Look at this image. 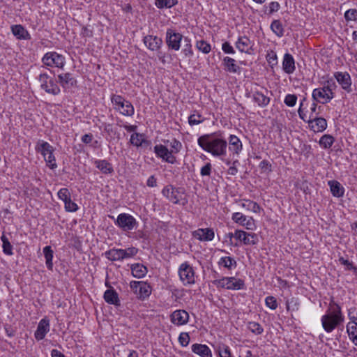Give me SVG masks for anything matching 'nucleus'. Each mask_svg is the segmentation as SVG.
<instances>
[{"instance_id":"f257e3e1","label":"nucleus","mask_w":357,"mask_h":357,"mask_svg":"<svg viewBox=\"0 0 357 357\" xmlns=\"http://www.w3.org/2000/svg\"><path fill=\"white\" fill-rule=\"evenodd\" d=\"M197 144L204 151L215 157L225 155L227 153V142L220 131L200 136Z\"/></svg>"},{"instance_id":"f03ea898","label":"nucleus","mask_w":357,"mask_h":357,"mask_svg":"<svg viewBox=\"0 0 357 357\" xmlns=\"http://www.w3.org/2000/svg\"><path fill=\"white\" fill-rule=\"evenodd\" d=\"M343 321L344 316L341 312V307L333 301L331 302L326 314L321 317L324 329L327 333H331Z\"/></svg>"},{"instance_id":"7ed1b4c3","label":"nucleus","mask_w":357,"mask_h":357,"mask_svg":"<svg viewBox=\"0 0 357 357\" xmlns=\"http://www.w3.org/2000/svg\"><path fill=\"white\" fill-rule=\"evenodd\" d=\"M35 149L43 155L48 167L51 169H54L57 167L56 159L53 154L54 149L48 142L39 140L36 144Z\"/></svg>"},{"instance_id":"20e7f679","label":"nucleus","mask_w":357,"mask_h":357,"mask_svg":"<svg viewBox=\"0 0 357 357\" xmlns=\"http://www.w3.org/2000/svg\"><path fill=\"white\" fill-rule=\"evenodd\" d=\"M38 79L41 89L44 90L46 93L54 96L60 93L61 89L53 77L47 73H40Z\"/></svg>"},{"instance_id":"39448f33","label":"nucleus","mask_w":357,"mask_h":357,"mask_svg":"<svg viewBox=\"0 0 357 357\" xmlns=\"http://www.w3.org/2000/svg\"><path fill=\"white\" fill-rule=\"evenodd\" d=\"M111 101L115 105L114 109L119 111L122 115L132 116L134 114L135 109L132 105L121 96L112 95Z\"/></svg>"},{"instance_id":"423d86ee","label":"nucleus","mask_w":357,"mask_h":357,"mask_svg":"<svg viewBox=\"0 0 357 357\" xmlns=\"http://www.w3.org/2000/svg\"><path fill=\"white\" fill-rule=\"evenodd\" d=\"M334 98V93L329 84L321 88H317L312 91V98L314 101L326 104Z\"/></svg>"},{"instance_id":"0eeeda50","label":"nucleus","mask_w":357,"mask_h":357,"mask_svg":"<svg viewBox=\"0 0 357 357\" xmlns=\"http://www.w3.org/2000/svg\"><path fill=\"white\" fill-rule=\"evenodd\" d=\"M130 287L137 298L140 300L148 298L151 293V287L142 281H132L130 283Z\"/></svg>"},{"instance_id":"6e6552de","label":"nucleus","mask_w":357,"mask_h":357,"mask_svg":"<svg viewBox=\"0 0 357 357\" xmlns=\"http://www.w3.org/2000/svg\"><path fill=\"white\" fill-rule=\"evenodd\" d=\"M42 61L47 66L59 68H63L66 63L65 57L55 52L46 53L43 56Z\"/></svg>"},{"instance_id":"1a4fd4ad","label":"nucleus","mask_w":357,"mask_h":357,"mask_svg":"<svg viewBox=\"0 0 357 357\" xmlns=\"http://www.w3.org/2000/svg\"><path fill=\"white\" fill-rule=\"evenodd\" d=\"M214 283L218 286L227 289L238 290L244 289L245 282L241 279H236L234 277L223 278L217 280Z\"/></svg>"},{"instance_id":"9d476101","label":"nucleus","mask_w":357,"mask_h":357,"mask_svg":"<svg viewBox=\"0 0 357 357\" xmlns=\"http://www.w3.org/2000/svg\"><path fill=\"white\" fill-rule=\"evenodd\" d=\"M178 275L184 285L195 284V271L188 263L185 262L181 264Z\"/></svg>"},{"instance_id":"9b49d317","label":"nucleus","mask_w":357,"mask_h":357,"mask_svg":"<svg viewBox=\"0 0 357 357\" xmlns=\"http://www.w3.org/2000/svg\"><path fill=\"white\" fill-rule=\"evenodd\" d=\"M114 223L123 231H130L135 227L137 221L135 218L130 214L121 213L118 215Z\"/></svg>"},{"instance_id":"f8f14e48","label":"nucleus","mask_w":357,"mask_h":357,"mask_svg":"<svg viewBox=\"0 0 357 357\" xmlns=\"http://www.w3.org/2000/svg\"><path fill=\"white\" fill-rule=\"evenodd\" d=\"M183 36L172 29H168L166 33V43L169 48L174 50H178L181 47V42Z\"/></svg>"},{"instance_id":"ddd939ff","label":"nucleus","mask_w":357,"mask_h":357,"mask_svg":"<svg viewBox=\"0 0 357 357\" xmlns=\"http://www.w3.org/2000/svg\"><path fill=\"white\" fill-rule=\"evenodd\" d=\"M154 152L157 157L162 158L167 162L174 164L176 161V157L173 155L172 152L164 145H155L154 146Z\"/></svg>"},{"instance_id":"4468645a","label":"nucleus","mask_w":357,"mask_h":357,"mask_svg":"<svg viewBox=\"0 0 357 357\" xmlns=\"http://www.w3.org/2000/svg\"><path fill=\"white\" fill-rule=\"evenodd\" d=\"M58 82L64 90L76 87L77 85V79L70 73L59 74L58 75Z\"/></svg>"},{"instance_id":"2eb2a0df","label":"nucleus","mask_w":357,"mask_h":357,"mask_svg":"<svg viewBox=\"0 0 357 357\" xmlns=\"http://www.w3.org/2000/svg\"><path fill=\"white\" fill-rule=\"evenodd\" d=\"M307 123L311 129L314 132H322L326 130L327 127V121L322 117L310 115Z\"/></svg>"},{"instance_id":"dca6fc26","label":"nucleus","mask_w":357,"mask_h":357,"mask_svg":"<svg viewBox=\"0 0 357 357\" xmlns=\"http://www.w3.org/2000/svg\"><path fill=\"white\" fill-rule=\"evenodd\" d=\"M232 220L236 223L245 226L248 229L252 230L255 227V220L252 217H247L239 212L233 213Z\"/></svg>"},{"instance_id":"f3484780","label":"nucleus","mask_w":357,"mask_h":357,"mask_svg":"<svg viewBox=\"0 0 357 357\" xmlns=\"http://www.w3.org/2000/svg\"><path fill=\"white\" fill-rule=\"evenodd\" d=\"M334 77L344 91L347 93L351 92V79L348 73L337 72Z\"/></svg>"},{"instance_id":"a211bd4d","label":"nucleus","mask_w":357,"mask_h":357,"mask_svg":"<svg viewBox=\"0 0 357 357\" xmlns=\"http://www.w3.org/2000/svg\"><path fill=\"white\" fill-rule=\"evenodd\" d=\"M189 319L188 313L184 310H175L171 314V321L174 324L181 326L188 323Z\"/></svg>"},{"instance_id":"6ab92c4d","label":"nucleus","mask_w":357,"mask_h":357,"mask_svg":"<svg viewBox=\"0 0 357 357\" xmlns=\"http://www.w3.org/2000/svg\"><path fill=\"white\" fill-rule=\"evenodd\" d=\"M143 41L144 45L151 51H158L162 44L160 38L151 35L144 37Z\"/></svg>"},{"instance_id":"aec40b11","label":"nucleus","mask_w":357,"mask_h":357,"mask_svg":"<svg viewBox=\"0 0 357 357\" xmlns=\"http://www.w3.org/2000/svg\"><path fill=\"white\" fill-rule=\"evenodd\" d=\"M50 331V321L48 319H43L40 321L34 336L37 340H43Z\"/></svg>"},{"instance_id":"412c9836","label":"nucleus","mask_w":357,"mask_h":357,"mask_svg":"<svg viewBox=\"0 0 357 357\" xmlns=\"http://www.w3.org/2000/svg\"><path fill=\"white\" fill-rule=\"evenodd\" d=\"M214 235V231L211 228L198 229L193 232L194 237L202 241H212Z\"/></svg>"},{"instance_id":"4be33fe9","label":"nucleus","mask_w":357,"mask_h":357,"mask_svg":"<svg viewBox=\"0 0 357 357\" xmlns=\"http://www.w3.org/2000/svg\"><path fill=\"white\" fill-rule=\"evenodd\" d=\"M162 194L174 204H177L179 202L178 190L172 185L165 186L162 190Z\"/></svg>"},{"instance_id":"5701e85b","label":"nucleus","mask_w":357,"mask_h":357,"mask_svg":"<svg viewBox=\"0 0 357 357\" xmlns=\"http://www.w3.org/2000/svg\"><path fill=\"white\" fill-rule=\"evenodd\" d=\"M229 149L234 155H238L243 149V144L240 139L234 135H231L229 137Z\"/></svg>"},{"instance_id":"b1692460","label":"nucleus","mask_w":357,"mask_h":357,"mask_svg":"<svg viewBox=\"0 0 357 357\" xmlns=\"http://www.w3.org/2000/svg\"><path fill=\"white\" fill-rule=\"evenodd\" d=\"M236 48L241 52L246 54H251L252 45L250 40L246 36L239 37L236 43Z\"/></svg>"},{"instance_id":"393cba45","label":"nucleus","mask_w":357,"mask_h":357,"mask_svg":"<svg viewBox=\"0 0 357 357\" xmlns=\"http://www.w3.org/2000/svg\"><path fill=\"white\" fill-rule=\"evenodd\" d=\"M282 69L287 74H292L295 70V61L291 54L286 53L282 61Z\"/></svg>"},{"instance_id":"a878e982","label":"nucleus","mask_w":357,"mask_h":357,"mask_svg":"<svg viewBox=\"0 0 357 357\" xmlns=\"http://www.w3.org/2000/svg\"><path fill=\"white\" fill-rule=\"evenodd\" d=\"M13 34L19 40H30L31 36L26 29L20 24L13 25L11 26Z\"/></svg>"},{"instance_id":"bb28decb","label":"nucleus","mask_w":357,"mask_h":357,"mask_svg":"<svg viewBox=\"0 0 357 357\" xmlns=\"http://www.w3.org/2000/svg\"><path fill=\"white\" fill-rule=\"evenodd\" d=\"M225 70L232 73H240L241 68L236 64L235 59L226 56L222 61Z\"/></svg>"},{"instance_id":"cd10ccee","label":"nucleus","mask_w":357,"mask_h":357,"mask_svg":"<svg viewBox=\"0 0 357 357\" xmlns=\"http://www.w3.org/2000/svg\"><path fill=\"white\" fill-rule=\"evenodd\" d=\"M192 351L201 357H212L211 351L206 344H194L192 345Z\"/></svg>"},{"instance_id":"c85d7f7f","label":"nucleus","mask_w":357,"mask_h":357,"mask_svg":"<svg viewBox=\"0 0 357 357\" xmlns=\"http://www.w3.org/2000/svg\"><path fill=\"white\" fill-rule=\"evenodd\" d=\"M104 299L109 304L114 305L116 306L121 305L119 295L114 289L106 290L104 293Z\"/></svg>"},{"instance_id":"c756f323","label":"nucleus","mask_w":357,"mask_h":357,"mask_svg":"<svg viewBox=\"0 0 357 357\" xmlns=\"http://www.w3.org/2000/svg\"><path fill=\"white\" fill-rule=\"evenodd\" d=\"M332 195L335 197H341L344 195V189L337 181L332 180L328 182Z\"/></svg>"},{"instance_id":"7c9ffc66","label":"nucleus","mask_w":357,"mask_h":357,"mask_svg":"<svg viewBox=\"0 0 357 357\" xmlns=\"http://www.w3.org/2000/svg\"><path fill=\"white\" fill-rule=\"evenodd\" d=\"M96 167L105 174H109L114 172V169L110 162L106 160H98L95 161Z\"/></svg>"},{"instance_id":"2f4dec72","label":"nucleus","mask_w":357,"mask_h":357,"mask_svg":"<svg viewBox=\"0 0 357 357\" xmlns=\"http://www.w3.org/2000/svg\"><path fill=\"white\" fill-rule=\"evenodd\" d=\"M147 268L141 264H134L131 265V272L133 277L142 278L147 273Z\"/></svg>"},{"instance_id":"473e14b6","label":"nucleus","mask_w":357,"mask_h":357,"mask_svg":"<svg viewBox=\"0 0 357 357\" xmlns=\"http://www.w3.org/2000/svg\"><path fill=\"white\" fill-rule=\"evenodd\" d=\"M253 100L261 107H266L270 102V98L267 96L258 91L253 93Z\"/></svg>"},{"instance_id":"72a5a7b5","label":"nucleus","mask_w":357,"mask_h":357,"mask_svg":"<svg viewBox=\"0 0 357 357\" xmlns=\"http://www.w3.org/2000/svg\"><path fill=\"white\" fill-rule=\"evenodd\" d=\"M347 332L350 340L357 346V324L350 321L347 325Z\"/></svg>"},{"instance_id":"f704fd0d","label":"nucleus","mask_w":357,"mask_h":357,"mask_svg":"<svg viewBox=\"0 0 357 357\" xmlns=\"http://www.w3.org/2000/svg\"><path fill=\"white\" fill-rule=\"evenodd\" d=\"M43 254L44 257L45 258V264L47 266V268L50 271H52L53 269V263H52V259L54 256V251L52 249L51 246L47 245L45 246L43 248Z\"/></svg>"},{"instance_id":"c9c22d12","label":"nucleus","mask_w":357,"mask_h":357,"mask_svg":"<svg viewBox=\"0 0 357 357\" xmlns=\"http://www.w3.org/2000/svg\"><path fill=\"white\" fill-rule=\"evenodd\" d=\"M105 257L111 261L123 260L122 249H111L105 253Z\"/></svg>"},{"instance_id":"e433bc0d","label":"nucleus","mask_w":357,"mask_h":357,"mask_svg":"<svg viewBox=\"0 0 357 357\" xmlns=\"http://www.w3.org/2000/svg\"><path fill=\"white\" fill-rule=\"evenodd\" d=\"M218 264L220 266H223L225 268H227L228 270L232 269V268H236L237 266V263L236 260L231 257H222Z\"/></svg>"},{"instance_id":"4c0bfd02","label":"nucleus","mask_w":357,"mask_h":357,"mask_svg":"<svg viewBox=\"0 0 357 357\" xmlns=\"http://www.w3.org/2000/svg\"><path fill=\"white\" fill-rule=\"evenodd\" d=\"M334 141L335 139L332 135H324L320 138L319 144L322 148L328 149L332 146Z\"/></svg>"},{"instance_id":"58836bf2","label":"nucleus","mask_w":357,"mask_h":357,"mask_svg":"<svg viewBox=\"0 0 357 357\" xmlns=\"http://www.w3.org/2000/svg\"><path fill=\"white\" fill-rule=\"evenodd\" d=\"M1 240L3 243L2 248H3V253L5 255H9V256L13 255V245L10 243L8 238L4 234H3L1 237Z\"/></svg>"},{"instance_id":"ea45409f","label":"nucleus","mask_w":357,"mask_h":357,"mask_svg":"<svg viewBox=\"0 0 357 357\" xmlns=\"http://www.w3.org/2000/svg\"><path fill=\"white\" fill-rule=\"evenodd\" d=\"M216 351L220 357H233L229 346L225 344H219L217 346Z\"/></svg>"},{"instance_id":"a19ab883","label":"nucleus","mask_w":357,"mask_h":357,"mask_svg":"<svg viewBox=\"0 0 357 357\" xmlns=\"http://www.w3.org/2000/svg\"><path fill=\"white\" fill-rule=\"evenodd\" d=\"M244 238L243 241L244 245H256L259 241L257 235L255 233L245 232Z\"/></svg>"},{"instance_id":"79ce46f5","label":"nucleus","mask_w":357,"mask_h":357,"mask_svg":"<svg viewBox=\"0 0 357 357\" xmlns=\"http://www.w3.org/2000/svg\"><path fill=\"white\" fill-rule=\"evenodd\" d=\"M271 29L279 37L284 34V29L280 20H273L271 24Z\"/></svg>"},{"instance_id":"37998d69","label":"nucleus","mask_w":357,"mask_h":357,"mask_svg":"<svg viewBox=\"0 0 357 357\" xmlns=\"http://www.w3.org/2000/svg\"><path fill=\"white\" fill-rule=\"evenodd\" d=\"M196 47L204 54H208L211 50V45L204 40H197Z\"/></svg>"},{"instance_id":"c03bdc74","label":"nucleus","mask_w":357,"mask_h":357,"mask_svg":"<svg viewBox=\"0 0 357 357\" xmlns=\"http://www.w3.org/2000/svg\"><path fill=\"white\" fill-rule=\"evenodd\" d=\"M177 3V0H155V6L158 8H172Z\"/></svg>"},{"instance_id":"a18cd8bd","label":"nucleus","mask_w":357,"mask_h":357,"mask_svg":"<svg viewBox=\"0 0 357 357\" xmlns=\"http://www.w3.org/2000/svg\"><path fill=\"white\" fill-rule=\"evenodd\" d=\"M183 48L182 50V52L184 54L185 56H191L193 54V52L192 50V45L190 43V40L185 37L183 39Z\"/></svg>"},{"instance_id":"49530a36","label":"nucleus","mask_w":357,"mask_h":357,"mask_svg":"<svg viewBox=\"0 0 357 357\" xmlns=\"http://www.w3.org/2000/svg\"><path fill=\"white\" fill-rule=\"evenodd\" d=\"M248 328L255 335H261L264 332V328L257 322L250 321L248 323Z\"/></svg>"},{"instance_id":"de8ad7c7","label":"nucleus","mask_w":357,"mask_h":357,"mask_svg":"<svg viewBox=\"0 0 357 357\" xmlns=\"http://www.w3.org/2000/svg\"><path fill=\"white\" fill-rule=\"evenodd\" d=\"M142 137L143 136L139 133H133L130 137V143L136 146H142L143 142H146Z\"/></svg>"},{"instance_id":"09e8293b","label":"nucleus","mask_w":357,"mask_h":357,"mask_svg":"<svg viewBox=\"0 0 357 357\" xmlns=\"http://www.w3.org/2000/svg\"><path fill=\"white\" fill-rule=\"evenodd\" d=\"M58 197L64 203L70 199V193L68 188H63L58 192Z\"/></svg>"},{"instance_id":"8fccbe9b","label":"nucleus","mask_w":357,"mask_h":357,"mask_svg":"<svg viewBox=\"0 0 357 357\" xmlns=\"http://www.w3.org/2000/svg\"><path fill=\"white\" fill-rule=\"evenodd\" d=\"M266 60L271 68L276 66L278 63V58L276 53L273 51L268 52L266 55Z\"/></svg>"},{"instance_id":"3c124183","label":"nucleus","mask_w":357,"mask_h":357,"mask_svg":"<svg viewBox=\"0 0 357 357\" xmlns=\"http://www.w3.org/2000/svg\"><path fill=\"white\" fill-rule=\"evenodd\" d=\"M265 303L271 310H275L278 307L277 300L274 296H267L265 299Z\"/></svg>"},{"instance_id":"603ef678","label":"nucleus","mask_w":357,"mask_h":357,"mask_svg":"<svg viewBox=\"0 0 357 357\" xmlns=\"http://www.w3.org/2000/svg\"><path fill=\"white\" fill-rule=\"evenodd\" d=\"M137 252H138V250L134 247L128 248V249H126V250L122 249L123 259L130 258V257H132L136 255Z\"/></svg>"},{"instance_id":"864d4df0","label":"nucleus","mask_w":357,"mask_h":357,"mask_svg":"<svg viewBox=\"0 0 357 357\" xmlns=\"http://www.w3.org/2000/svg\"><path fill=\"white\" fill-rule=\"evenodd\" d=\"M297 100V96L295 94H288L285 96L284 102L289 107H294Z\"/></svg>"},{"instance_id":"5fc2aeb1","label":"nucleus","mask_w":357,"mask_h":357,"mask_svg":"<svg viewBox=\"0 0 357 357\" xmlns=\"http://www.w3.org/2000/svg\"><path fill=\"white\" fill-rule=\"evenodd\" d=\"M65 204V209L67 211H69V212H75L77 211L78 209V206L77 205V204H75L74 202H73L71 200V199H70L69 200H68L67 202H66L64 203Z\"/></svg>"},{"instance_id":"6e6d98bb","label":"nucleus","mask_w":357,"mask_h":357,"mask_svg":"<svg viewBox=\"0 0 357 357\" xmlns=\"http://www.w3.org/2000/svg\"><path fill=\"white\" fill-rule=\"evenodd\" d=\"M357 10L356 9H349L344 13V18L347 21L356 20Z\"/></svg>"},{"instance_id":"4d7b16f0","label":"nucleus","mask_w":357,"mask_h":357,"mask_svg":"<svg viewBox=\"0 0 357 357\" xmlns=\"http://www.w3.org/2000/svg\"><path fill=\"white\" fill-rule=\"evenodd\" d=\"M170 146L172 148V150L170 151V152H172V154L173 153H178L182 147V145H181V143L176 139H174L171 142H170Z\"/></svg>"},{"instance_id":"13d9d810","label":"nucleus","mask_w":357,"mask_h":357,"mask_svg":"<svg viewBox=\"0 0 357 357\" xmlns=\"http://www.w3.org/2000/svg\"><path fill=\"white\" fill-rule=\"evenodd\" d=\"M202 117V116L199 114H191L188 117V123L190 126L193 125H197L201 123L203 121L200 120L199 119Z\"/></svg>"},{"instance_id":"bf43d9fd","label":"nucleus","mask_w":357,"mask_h":357,"mask_svg":"<svg viewBox=\"0 0 357 357\" xmlns=\"http://www.w3.org/2000/svg\"><path fill=\"white\" fill-rule=\"evenodd\" d=\"M179 343L183 347H186L190 342V336L188 333H181L178 337Z\"/></svg>"},{"instance_id":"052dcab7","label":"nucleus","mask_w":357,"mask_h":357,"mask_svg":"<svg viewBox=\"0 0 357 357\" xmlns=\"http://www.w3.org/2000/svg\"><path fill=\"white\" fill-rule=\"evenodd\" d=\"M212 165L210 162L206 163L201 168L200 174L202 176H210L211 174Z\"/></svg>"},{"instance_id":"680f3d73","label":"nucleus","mask_w":357,"mask_h":357,"mask_svg":"<svg viewBox=\"0 0 357 357\" xmlns=\"http://www.w3.org/2000/svg\"><path fill=\"white\" fill-rule=\"evenodd\" d=\"M246 202L248 203V209H251L255 213L259 212L261 208L257 203L251 200H246Z\"/></svg>"},{"instance_id":"e2e57ef3","label":"nucleus","mask_w":357,"mask_h":357,"mask_svg":"<svg viewBox=\"0 0 357 357\" xmlns=\"http://www.w3.org/2000/svg\"><path fill=\"white\" fill-rule=\"evenodd\" d=\"M259 167L264 172H269L272 170L271 163L266 160H264L259 163Z\"/></svg>"},{"instance_id":"0e129e2a","label":"nucleus","mask_w":357,"mask_h":357,"mask_svg":"<svg viewBox=\"0 0 357 357\" xmlns=\"http://www.w3.org/2000/svg\"><path fill=\"white\" fill-rule=\"evenodd\" d=\"M222 51L226 54H234L235 51L233 47L228 42H225L222 45Z\"/></svg>"},{"instance_id":"69168bd1","label":"nucleus","mask_w":357,"mask_h":357,"mask_svg":"<svg viewBox=\"0 0 357 357\" xmlns=\"http://www.w3.org/2000/svg\"><path fill=\"white\" fill-rule=\"evenodd\" d=\"M348 315L350 321L357 324V310L356 307L349 309Z\"/></svg>"},{"instance_id":"338daca9","label":"nucleus","mask_w":357,"mask_h":357,"mask_svg":"<svg viewBox=\"0 0 357 357\" xmlns=\"http://www.w3.org/2000/svg\"><path fill=\"white\" fill-rule=\"evenodd\" d=\"M239 162L238 160H235L233 162H232V165L231 167H229V168L227 170V173L230 175H236L238 172V169L236 167V165L238 164Z\"/></svg>"},{"instance_id":"774afa93","label":"nucleus","mask_w":357,"mask_h":357,"mask_svg":"<svg viewBox=\"0 0 357 357\" xmlns=\"http://www.w3.org/2000/svg\"><path fill=\"white\" fill-rule=\"evenodd\" d=\"M81 35L83 37H92L93 36V31L89 29L87 26H83L81 31Z\"/></svg>"}]
</instances>
